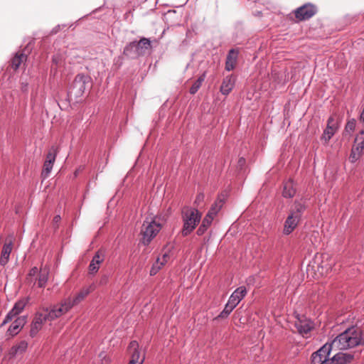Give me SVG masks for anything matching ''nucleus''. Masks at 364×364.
<instances>
[{
  "instance_id": "obj_1",
  "label": "nucleus",
  "mask_w": 364,
  "mask_h": 364,
  "mask_svg": "<svg viewBox=\"0 0 364 364\" xmlns=\"http://www.w3.org/2000/svg\"><path fill=\"white\" fill-rule=\"evenodd\" d=\"M331 351H335V349L326 343L312 353L311 364H348L353 359V355L342 352H338L330 358Z\"/></svg>"
},
{
  "instance_id": "obj_2",
  "label": "nucleus",
  "mask_w": 364,
  "mask_h": 364,
  "mask_svg": "<svg viewBox=\"0 0 364 364\" xmlns=\"http://www.w3.org/2000/svg\"><path fill=\"white\" fill-rule=\"evenodd\" d=\"M335 351L343 350L355 347L358 345H364V341L361 337V332L359 329L351 327L334 338L330 343Z\"/></svg>"
},
{
  "instance_id": "obj_3",
  "label": "nucleus",
  "mask_w": 364,
  "mask_h": 364,
  "mask_svg": "<svg viewBox=\"0 0 364 364\" xmlns=\"http://www.w3.org/2000/svg\"><path fill=\"white\" fill-rule=\"evenodd\" d=\"M183 227L181 233L183 236L189 235L199 223L201 213L198 209L190 208L183 210Z\"/></svg>"
},
{
  "instance_id": "obj_4",
  "label": "nucleus",
  "mask_w": 364,
  "mask_h": 364,
  "mask_svg": "<svg viewBox=\"0 0 364 364\" xmlns=\"http://www.w3.org/2000/svg\"><path fill=\"white\" fill-rule=\"evenodd\" d=\"M161 228V224L155 219H146L142 225L141 233L142 235L141 242L144 245H148L150 242L159 232Z\"/></svg>"
},
{
  "instance_id": "obj_5",
  "label": "nucleus",
  "mask_w": 364,
  "mask_h": 364,
  "mask_svg": "<svg viewBox=\"0 0 364 364\" xmlns=\"http://www.w3.org/2000/svg\"><path fill=\"white\" fill-rule=\"evenodd\" d=\"M72 308L73 306H71V303H70L69 300H67V299H65L63 300L60 303L55 304L50 308L43 309V311L48 317V321H51L65 314Z\"/></svg>"
},
{
  "instance_id": "obj_6",
  "label": "nucleus",
  "mask_w": 364,
  "mask_h": 364,
  "mask_svg": "<svg viewBox=\"0 0 364 364\" xmlns=\"http://www.w3.org/2000/svg\"><path fill=\"white\" fill-rule=\"evenodd\" d=\"M90 82V79L87 76L78 74L75 76L70 89L69 94L75 98L81 97L87 87V84Z\"/></svg>"
},
{
  "instance_id": "obj_7",
  "label": "nucleus",
  "mask_w": 364,
  "mask_h": 364,
  "mask_svg": "<svg viewBox=\"0 0 364 364\" xmlns=\"http://www.w3.org/2000/svg\"><path fill=\"white\" fill-rule=\"evenodd\" d=\"M294 326L296 328L299 333L301 334L303 337H307V335L314 328V322L304 315L296 316Z\"/></svg>"
},
{
  "instance_id": "obj_8",
  "label": "nucleus",
  "mask_w": 364,
  "mask_h": 364,
  "mask_svg": "<svg viewBox=\"0 0 364 364\" xmlns=\"http://www.w3.org/2000/svg\"><path fill=\"white\" fill-rule=\"evenodd\" d=\"M364 131H361L355 140V144L353 146L349 156V161L351 163L356 162L364 152Z\"/></svg>"
},
{
  "instance_id": "obj_9",
  "label": "nucleus",
  "mask_w": 364,
  "mask_h": 364,
  "mask_svg": "<svg viewBox=\"0 0 364 364\" xmlns=\"http://www.w3.org/2000/svg\"><path fill=\"white\" fill-rule=\"evenodd\" d=\"M317 12L316 7L312 4H305L294 11L298 21H306L314 16Z\"/></svg>"
},
{
  "instance_id": "obj_10",
  "label": "nucleus",
  "mask_w": 364,
  "mask_h": 364,
  "mask_svg": "<svg viewBox=\"0 0 364 364\" xmlns=\"http://www.w3.org/2000/svg\"><path fill=\"white\" fill-rule=\"evenodd\" d=\"M57 154L58 148L55 146H52L46 156V159L43 164V168L41 172V176L43 178H48L50 173L53 164L55 161Z\"/></svg>"
},
{
  "instance_id": "obj_11",
  "label": "nucleus",
  "mask_w": 364,
  "mask_h": 364,
  "mask_svg": "<svg viewBox=\"0 0 364 364\" xmlns=\"http://www.w3.org/2000/svg\"><path fill=\"white\" fill-rule=\"evenodd\" d=\"M338 122L333 115L331 116L327 122L326 129L321 137V140L327 144L338 130Z\"/></svg>"
},
{
  "instance_id": "obj_12",
  "label": "nucleus",
  "mask_w": 364,
  "mask_h": 364,
  "mask_svg": "<svg viewBox=\"0 0 364 364\" xmlns=\"http://www.w3.org/2000/svg\"><path fill=\"white\" fill-rule=\"evenodd\" d=\"M47 321H48V317L43 310L36 314L31 323L30 336L31 337L36 336L38 331L42 328L43 323Z\"/></svg>"
},
{
  "instance_id": "obj_13",
  "label": "nucleus",
  "mask_w": 364,
  "mask_h": 364,
  "mask_svg": "<svg viewBox=\"0 0 364 364\" xmlns=\"http://www.w3.org/2000/svg\"><path fill=\"white\" fill-rule=\"evenodd\" d=\"M128 352L130 354L131 358L129 364H142L144 358L140 359V353L139 350V344L136 341H133L130 342L128 347Z\"/></svg>"
},
{
  "instance_id": "obj_14",
  "label": "nucleus",
  "mask_w": 364,
  "mask_h": 364,
  "mask_svg": "<svg viewBox=\"0 0 364 364\" xmlns=\"http://www.w3.org/2000/svg\"><path fill=\"white\" fill-rule=\"evenodd\" d=\"M300 220L297 216L289 213L284 222L283 233L286 235L291 234L297 227Z\"/></svg>"
},
{
  "instance_id": "obj_15",
  "label": "nucleus",
  "mask_w": 364,
  "mask_h": 364,
  "mask_svg": "<svg viewBox=\"0 0 364 364\" xmlns=\"http://www.w3.org/2000/svg\"><path fill=\"white\" fill-rule=\"evenodd\" d=\"M151 46V42L147 38H142L138 42H132L129 45L127 46V51L131 48H135L136 52L137 53H140L142 55L144 52V50H147Z\"/></svg>"
},
{
  "instance_id": "obj_16",
  "label": "nucleus",
  "mask_w": 364,
  "mask_h": 364,
  "mask_svg": "<svg viewBox=\"0 0 364 364\" xmlns=\"http://www.w3.org/2000/svg\"><path fill=\"white\" fill-rule=\"evenodd\" d=\"M306 208V200L304 199L296 200L289 210V213L301 219Z\"/></svg>"
},
{
  "instance_id": "obj_17",
  "label": "nucleus",
  "mask_w": 364,
  "mask_h": 364,
  "mask_svg": "<svg viewBox=\"0 0 364 364\" xmlns=\"http://www.w3.org/2000/svg\"><path fill=\"white\" fill-rule=\"evenodd\" d=\"M95 289V285L92 284L88 287L83 288L80 290V291L73 299L67 298V300H69L70 303H71V306L73 307L75 305L81 302Z\"/></svg>"
},
{
  "instance_id": "obj_18",
  "label": "nucleus",
  "mask_w": 364,
  "mask_h": 364,
  "mask_svg": "<svg viewBox=\"0 0 364 364\" xmlns=\"http://www.w3.org/2000/svg\"><path fill=\"white\" fill-rule=\"evenodd\" d=\"M247 293V291L245 287H239L232 292L228 301L237 306L241 300L246 296Z\"/></svg>"
},
{
  "instance_id": "obj_19",
  "label": "nucleus",
  "mask_w": 364,
  "mask_h": 364,
  "mask_svg": "<svg viewBox=\"0 0 364 364\" xmlns=\"http://www.w3.org/2000/svg\"><path fill=\"white\" fill-rule=\"evenodd\" d=\"M26 303L23 301L16 302L13 309L7 314L2 325L11 321L16 316L19 314L24 309Z\"/></svg>"
},
{
  "instance_id": "obj_20",
  "label": "nucleus",
  "mask_w": 364,
  "mask_h": 364,
  "mask_svg": "<svg viewBox=\"0 0 364 364\" xmlns=\"http://www.w3.org/2000/svg\"><path fill=\"white\" fill-rule=\"evenodd\" d=\"M235 84V78L232 75L226 76L220 86V92L224 95H228L234 88Z\"/></svg>"
},
{
  "instance_id": "obj_21",
  "label": "nucleus",
  "mask_w": 364,
  "mask_h": 364,
  "mask_svg": "<svg viewBox=\"0 0 364 364\" xmlns=\"http://www.w3.org/2000/svg\"><path fill=\"white\" fill-rule=\"evenodd\" d=\"M50 268L48 266L41 267L39 274L36 278V281L38 282V286L40 288L44 287L48 280Z\"/></svg>"
},
{
  "instance_id": "obj_22",
  "label": "nucleus",
  "mask_w": 364,
  "mask_h": 364,
  "mask_svg": "<svg viewBox=\"0 0 364 364\" xmlns=\"http://www.w3.org/2000/svg\"><path fill=\"white\" fill-rule=\"evenodd\" d=\"M26 323V319L23 317L17 318L9 326L8 333L14 336L16 335Z\"/></svg>"
},
{
  "instance_id": "obj_23",
  "label": "nucleus",
  "mask_w": 364,
  "mask_h": 364,
  "mask_svg": "<svg viewBox=\"0 0 364 364\" xmlns=\"http://www.w3.org/2000/svg\"><path fill=\"white\" fill-rule=\"evenodd\" d=\"M322 261L318 266L322 269L321 274H327L329 271H331L335 264V260L329 257L328 255H323Z\"/></svg>"
},
{
  "instance_id": "obj_24",
  "label": "nucleus",
  "mask_w": 364,
  "mask_h": 364,
  "mask_svg": "<svg viewBox=\"0 0 364 364\" xmlns=\"http://www.w3.org/2000/svg\"><path fill=\"white\" fill-rule=\"evenodd\" d=\"M238 55V52L234 49H231L227 56L226 62H225V69L228 71H230L235 68L237 58Z\"/></svg>"
},
{
  "instance_id": "obj_25",
  "label": "nucleus",
  "mask_w": 364,
  "mask_h": 364,
  "mask_svg": "<svg viewBox=\"0 0 364 364\" xmlns=\"http://www.w3.org/2000/svg\"><path fill=\"white\" fill-rule=\"evenodd\" d=\"M27 348L28 343L26 341H21L11 348L9 355L15 357L17 355L23 353L26 350Z\"/></svg>"
},
{
  "instance_id": "obj_26",
  "label": "nucleus",
  "mask_w": 364,
  "mask_h": 364,
  "mask_svg": "<svg viewBox=\"0 0 364 364\" xmlns=\"http://www.w3.org/2000/svg\"><path fill=\"white\" fill-rule=\"evenodd\" d=\"M167 257H168V255L164 253L161 258H158L156 262L153 264L150 269V274L151 276L156 274L159 269L167 262Z\"/></svg>"
},
{
  "instance_id": "obj_27",
  "label": "nucleus",
  "mask_w": 364,
  "mask_h": 364,
  "mask_svg": "<svg viewBox=\"0 0 364 364\" xmlns=\"http://www.w3.org/2000/svg\"><path fill=\"white\" fill-rule=\"evenodd\" d=\"M296 193L293 181L289 180L284 184L282 195L284 198H292Z\"/></svg>"
},
{
  "instance_id": "obj_28",
  "label": "nucleus",
  "mask_w": 364,
  "mask_h": 364,
  "mask_svg": "<svg viewBox=\"0 0 364 364\" xmlns=\"http://www.w3.org/2000/svg\"><path fill=\"white\" fill-rule=\"evenodd\" d=\"M223 203L224 199L219 196L218 199L215 201V203L212 205L210 209L209 210L206 215L210 216L211 218H213V219H214L215 215L221 209Z\"/></svg>"
},
{
  "instance_id": "obj_29",
  "label": "nucleus",
  "mask_w": 364,
  "mask_h": 364,
  "mask_svg": "<svg viewBox=\"0 0 364 364\" xmlns=\"http://www.w3.org/2000/svg\"><path fill=\"white\" fill-rule=\"evenodd\" d=\"M11 250H12L11 242L4 244L2 251H1V258H0V264L1 265L4 266L6 264H7Z\"/></svg>"
},
{
  "instance_id": "obj_30",
  "label": "nucleus",
  "mask_w": 364,
  "mask_h": 364,
  "mask_svg": "<svg viewBox=\"0 0 364 364\" xmlns=\"http://www.w3.org/2000/svg\"><path fill=\"white\" fill-rule=\"evenodd\" d=\"M213 219L209 215H205V218L203 219L202 223L197 230V235H203L205 231L208 229V228L212 224Z\"/></svg>"
},
{
  "instance_id": "obj_31",
  "label": "nucleus",
  "mask_w": 364,
  "mask_h": 364,
  "mask_svg": "<svg viewBox=\"0 0 364 364\" xmlns=\"http://www.w3.org/2000/svg\"><path fill=\"white\" fill-rule=\"evenodd\" d=\"M27 58L26 55L23 53H16L11 60V67L14 70H17L21 64L26 61Z\"/></svg>"
},
{
  "instance_id": "obj_32",
  "label": "nucleus",
  "mask_w": 364,
  "mask_h": 364,
  "mask_svg": "<svg viewBox=\"0 0 364 364\" xmlns=\"http://www.w3.org/2000/svg\"><path fill=\"white\" fill-rule=\"evenodd\" d=\"M100 263H96L92 260L89 265V273L92 274H95L100 268Z\"/></svg>"
},
{
  "instance_id": "obj_33",
  "label": "nucleus",
  "mask_w": 364,
  "mask_h": 364,
  "mask_svg": "<svg viewBox=\"0 0 364 364\" xmlns=\"http://www.w3.org/2000/svg\"><path fill=\"white\" fill-rule=\"evenodd\" d=\"M124 54L125 55H127L129 58H136V57L140 55V53H137L136 52L135 48H131V49H129L128 51H127V46L124 49Z\"/></svg>"
},
{
  "instance_id": "obj_34",
  "label": "nucleus",
  "mask_w": 364,
  "mask_h": 364,
  "mask_svg": "<svg viewBox=\"0 0 364 364\" xmlns=\"http://www.w3.org/2000/svg\"><path fill=\"white\" fill-rule=\"evenodd\" d=\"M355 124L356 122L354 119L348 120L345 127L346 131L350 132L354 131L355 128Z\"/></svg>"
},
{
  "instance_id": "obj_35",
  "label": "nucleus",
  "mask_w": 364,
  "mask_h": 364,
  "mask_svg": "<svg viewBox=\"0 0 364 364\" xmlns=\"http://www.w3.org/2000/svg\"><path fill=\"white\" fill-rule=\"evenodd\" d=\"M103 259H104L103 254L100 251H98L95 255V256L93 257L92 260H93L96 263L101 264L102 262Z\"/></svg>"
},
{
  "instance_id": "obj_36",
  "label": "nucleus",
  "mask_w": 364,
  "mask_h": 364,
  "mask_svg": "<svg viewBox=\"0 0 364 364\" xmlns=\"http://www.w3.org/2000/svg\"><path fill=\"white\" fill-rule=\"evenodd\" d=\"M200 87V82H195L191 87L189 92L191 94L193 95L196 92H197V91L199 90Z\"/></svg>"
},
{
  "instance_id": "obj_37",
  "label": "nucleus",
  "mask_w": 364,
  "mask_h": 364,
  "mask_svg": "<svg viewBox=\"0 0 364 364\" xmlns=\"http://www.w3.org/2000/svg\"><path fill=\"white\" fill-rule=\"evenodd\" d=\"M204 198L205 196L203 193H198L195 200V203H196L197 205H199L204 200Z\"/></svg>"
},
{
  "instance_id": "obj_38",
  "label": "nucleus",
  "mask_w": 364,
  "mask_h": 364,
  "mask_svg": "<svg viewBox=\"0 0 364 364\" xmlns=\"http://www.w3.org/2000/svg\"><path fill=\"white\" fill-rule=\"evenodd\" d=\"M235 307L236 306L235 305H233L231 302L228 301V303L225 306L224 310L230 314Z\"/></svg>"
},
{
  "instance_id": "obj_39",
  "label": "nucleus",
  "mask_w": 364,
  "mask_h": 364,
  "mask_svg": "<svg viewBox=\"0 0 364 364\" xmlns=\"http://www.w3.org/2000/svg\"><path fill=\"white\" fill-rule=\"evenodd\" d=\"M39 271L40 270H38V269L37 267H36L32 268L30 270L29 273H28V277L31 278V277H35L36 275L38 276V274H39Z\"/></svg>"
},
{
  "instance_id": "obj_40",
  "label": "nucleus",
  "mask_w": 364,
  "mask_h": 364,
  "mask_svg": "<svg viewBox=\"0 0 364 364\" xmlns=\"http://www.w3.org/2000/svg\"><path fill=\"white\" fill-rule=\"evenodd\" d=\"M230 313L225 310H223L222 312L216 318H224L229 316Z\"/></svg>"
},
{
  "instance_id": "obj_41",
  "label": "nucleus",
  "mask_w": 364,
  "mask_h": 364,
  "mask_svg": "<svg viewBox=\"0 0 364 364\" xmlns=\"http://www.w3.org/2000/svg\"><path fill=\"white\" fill-rule=\"evenodd\" d=\"M107 280H108V277L105 275L103 276L100 279V284H101V285L105 284L107 283Z\"/></svg>"
},
{
  "instance_id": "obj_42",
  "label": "nucleus",
  "mask_w": 364,
  "mask_h": 364,
  "mask_svg": "<svg viewBox=\"0 0 364 364\" xmlns=\"http://www.w3.org/2000/svg\"><path fill=\"white\" fill-rule=\"evenodd\" d=\"M205 74L202 75L201 76H200V77H198V79L196 82H200V85L201 86L202 82H203L204 81V80H205Z\"/></svg>"
},
{
  "instance_id": "obj_43",
  "label": "nucleus",
  "mask_w": 364,
  "mask_h": 364,
  "mask_svg": "<svg viewBox=\"0 0 364 364\" xmlns=\"http://www.w3.org/2000/svg\"><path fill=\"white\" fill-rule=\"evenodd\" d=\"M245 164V159L244 158H240L238 161V164L240 166H244Z\"/></svg>"
},
{
  "instance_id": "obj_44",
  "label": "nucleus",
  "mask_w": 364,
  "mask_h": 364,
  "mask_svg": "<svg viewBox=\"0 0 364 364\" xmlns=\"http://www.w3.org/2000/svg\"><path fill=\"white\" fill-rule=\"evenodd\" d=\"M59 218H60V216H59V215H58V216L55 217V220L56 221H57L58 220H59Z\"/></svg>"
}]
</instances>
